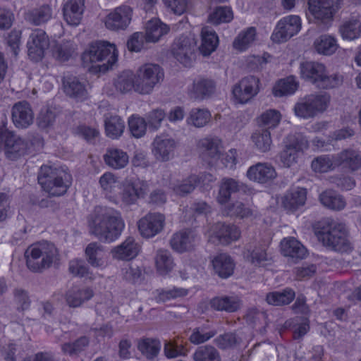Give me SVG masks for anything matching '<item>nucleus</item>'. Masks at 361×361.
I'll return each mask as SVG.
<instances>
[{
  "label": "nucleus",
  "instance_id": "12",
  "mask_svg": "<svg viewBox=\"0 0 361 361\" xmlns=\"http://www.w3.org/2000/svg\"><path fill=\"white\" fill-rule=\"evenodd\" d=\"M309 147L308 141L302 135H290L284 148L279 154L280 161L289 168L297 163L299 154Z\"/></svg>",
  "mask_w": 361,
  "mask_h": 361
},
{
  "label": "nucleus",
  "instance_id": "10",
  "mask_svg": "<svg viewBox=\"0 0 361 361\" xmlns=\"http://www.w3.org/2000/svg\"><path fill=\"white\" fill-rule=\"evenodd\" d=\"M149 190L147 181L140 179L125 180L121 185L118 195L119 202L124 207H130L137 203L138 200L144 198Z\"/></svg>",
  "mask_w": 361,
  "mask_h": 361
},
{
  "label": "nucleus",
  "instance_id": "60",
  "mask_svg": "<svg viewBox=\"0 0 361 361\" xmlns=\"http://www.w3.org/2000/svg\"><path fill=\"white\" fill-rule=\"evenodd\" d=\"M164 352L168 358H175L185 355L188 350L183 344L179 343L177 341H169L165 342Z\"/></svg>",
  "mask_w": 361,
  "mask_h": 361
},
{
  "label": "nucleus",
  "instance_id": "18",
  "mask_svg": "<svg viewBox=\"0 0 361 361\" xmlns=\"http://www.w3.org/2000/svg\"><path fill=\"white\" fill-rule=\"evenodd\" d=\"M132 13L128 6L117 7L106 16L105 26L111 30H125L131 21Z\"/></svg>",
  "mask_w": 361,
  "mask_h": 361
},
{
  "label": "nucleus",
  "instance_id": "37",
  "mask_svg": "<svg viewBox=\"0 0 361 361\" xmlns=\"http://www.w3.org/2000/svg\"><path fill=\"white\" fill-rule=\"evenodd\" d=\"M215 82L209 79H200L194 81L190 91V96L195 99H203L214 92Z\"/></svg>",
  "mask_w": 361,
  "mask_h": 361
},
{
  "label": "nucleus",
  "instance_id": "46",
  "mask_svg": "<svg viewBox=\"0 0 361 361\" xmlns=\"http://www.w3.org/2000/svg\"><path fill=\"white\" fill-rule=\"evenodd\" d=\"M256 37V30L251 27L241 31L233 42V47L238 51L247 50L254 42Z\"/></svg>",
  "mask_w": 361,
  "mask_h": 361
},
{
  "label": "nucleus",
  "instance_id": "57",
  "mask_svg": "<svg viewBox=\"0 0 361 361\" xmlns=\"http://www.w3.org/2000/svg\"><path fill=\"white\" fill-rule=\"evenodd\" d=\"M233 18L231 9L226 6L217 7L209 16V21L214 25L228 23Z\"/></svg>",
  "mask_w": 361,
  "mask_h": 361
},
{
  "label": "nucleus",
  "instance_id": "51",
  "mask_svg": "<svg viewBox=\"0 0 361 361\" xmlns=\"http://www.w3.org/2000/svg\"><path fill=\"white\" fill-rule=\"evenodd\" d=\"M344 39L354 40L361 37V21L353 19L344 22L339 28Z\"/></svg>",
  "mask_w": 361,
  "mask_h": 361
},
{
  "label": "nucleus",
  "instance_id": "59",
  "mask_svg": "<svg viewBox=\"0 0 361 361\" xmlns=\"http://www.w3.org/2000/svg\"><path fill=\"white\" fill-rule=\"evenodd\" d=\"M311 166L314 172L326 173L334 169L333 159L329 155H322L312 160Z\"/></svg>",
  "mask_w": 361,
  "mask_h": 361
},
{
  "label": "nucleus",
  "instance_id": "63",
  "mask_svg": "<svg viewBox=\"0 0 361 361\" xmlns=\"http://www.w3.org/2000/svg\"><path fill=\"white\" fill-rule=\"evenodd\" d=\"M224 213L228 216H235L240 218L248 217L252 214V210L246 207L242 202H235L224 208Z\"/></svg>",
  "mask_w": 361,
  "mask_h": 361
},
{
  "label": "nucleus",
  "instance_id": "6",
  "mask_svg": "<svg viewBox=\"0 0 361 361\" xmlns=\"http://www.w3.org/2000/svg\"><path fill=\"white\" fill-rule=\"evenodd\" d=\"M118 53L116 46L106 41L92 43L82 55L85 66L97 62H104L98 65L100 71H104L111 67L117 61Z\"/></svg>",
  "mask_w": 361,
  "mask_h": 361
},
{
  "label": "nucleus",
  "instance_id": "23",
  "mask_svg": "<svg viewBox=\"0 0 361 361\" xmlns=\"http://www.w3.org/2000/svg\"><path fill=\"white\" fill-rule=\"evenodd\" d=\"M276 176L274 167L267 162L257 163L247 171V177L250 180L262 184L273 180Z\"/></svg>",
  "mask_w": 361,
  "mask_h": 361
},
{
  "label": "nucleus",
  "instance_id": "1",
  "mask_svg": "<svg viewBox=\"0 0 361 361\" xmlns=\"http://www.w3.org/2000/svg\"><path fill=\"white\" fill-rule=\"evenodd\" d=\"M90 233L103 243H111L119 238L125 228L121 213L110 207H96L88 219Z\"/></svg>",
  "mask_w": 361,
  "mask_h": 361
},
{
  "label": "nucleus",
  "instance_id": "34",
  "mask_svg": "<svg viewBox=\"0 0 361 361\" xmlns=\"http://www.w3.org/2000/svg\"><path fill=\"white\" fill-rule=\"evenodd\" d=\"M281 252L283 255L292 258L302 259L305 257V247L295 238H284L281 242Z\"/></svg>",
  "mask_w": 361,
  "mask_h": 361
},
{
  "label": "nucleus",
  "instance_id": "21",
  "mask_svg": "<svg viewBox=\"0 0 361 361\" xmlns=\"http://www.w3.org/2000/svg\"><path fill=\"white\" fill-rule=\"evenodd\" d=\"M202 159L211 166H219L221 142L216 137H206L199 142Z\"/></svg>",
  "mask_w": 361,
  "mask_h": 361
},
{
  "label": "nucleus",
  "instance_id": "11",
  "mask_svg": "<svg viewBox=\"0 0 361 361\" xmlns=\"http://www.w3.org/2000/svg\"><path fill=\"white\" fill-rule=\"evenodd\" d=\"M197 49V39L194 34L183 35L176 39L171 47L173 56L185 66L191 64Z\"/></svg>",
  "mask_w": 361,
  "mask_h": 361
},
{
  "label": "nucleus",
  "instance_id": "8",
  "mask_svg": "<svg viewBox=\"0 0 361 361\" xmlns=\"http://www.w3.org/2000/svg\"><path fill=\"white\" fill-rule=\"evenodd\" d=\"M135 92L141 94H150L154 87L164 79L163 69L157 64L146 63L136 71Z\"/></svg>",
  "mask_w": 361,
  "mask_h": 361
},
{
  "label": "nucleus",
  "instance_id": "36",
  "mask_svg": "<svg viewBox=\"0 0 361 361\" xmlns=\"http://www.w3.org/2000/svg\"><path fill=\"white\" fill-rule=\"evenodd\" d=\"M105 164L114 169L124 168L128 163V156L126 152L117 148L106 149L104 155Z\"/></svg>",
  "mask_w": 361,
  "mask_h": 361
},
{
  "label": "nucleus",
  "instance_id": "20",
  "mask_svg": "<svg viewBox=\"0 0 361 361\" xmlns=\"http://www.w3.org/2000/svg\"><path fill=\"white\" fill-rule=\"evenodd\" d=\"M198 235L192 230H183L174 233L170 240L173 250L178 252L192 250L199 243Z\"/></svg>",
  "mask_w": 361,
  "mask_h": 361
},
{
  "label": "nucleus",
  "instance_id": "29",
  "mask_svg": "<svg viewBox=\"0 0 361 361\" xmlns=\"http://www.w3.org/2000/svg\"><path fill=\"white\" fill-rule=\"evenodd\" d=\"M84 6V0H68L63 6V17L68 25H78L80 23Z\"/></svg>",
  "mask_w": 361,
  "mask_h": 361
},
{
  "label": "nucleus",
  "instance_id": "42",
  "mask_svg": "<svg viewBox=\"0 0 361 361\" xmlns=\"http://www.w3.org/2000/svg\"><path fill=\"white\" fill-rule=\"evenodd\" d=\"M202 44L199 47L200 51L204 56H209L216 49L219 44V38L215 31L206 27L202 28Z\"/></svg>",
  "mask_w": 361,
  "mask_h": 361
},
{
  "label": "nucleus",
  "instance_id": "4",
  "mask_svg": "<svg viewBox=\"0 0 361 361\" xmlns=\"http://www.w3.org/2000/svg\"><path fill=\"white\" fill-rule=\"evenodd\" d=\"M300 73L303 78L319 89H332L341 86L343 77L338 73H329L321 63L306 61L300 64Z\"/></svg>",
  "mask_w": 361,
  "mask_h": 361
},
{
  "label": "nucleus",
  "instance_id": "62",
  "mask_svg": "<svg viewBox=\"0 0 361 361\" xmlns=\"http://www.w3.org/2000/svg\"><path fill=\"white\" fill-rule=\"evenodd\" d=\"M68 271L73 276L80 278L89 275V267L82 259H73L68 263Z\"/></svg>",
  "mask_w": 361,
  "mask_h": 361
},
{
  "label": "nucleus",
  "instance_id": "27",
  "mask_svg": "<svg viewBox=\"0 0 361 361\" xmlns=\"http://www.w3.org/2000/svg\"><path fill=\"white\" fill-rule=\"evenodd\" d=\"M99 183L105 197L109 202L118 204L119 198L116 192L119 184L118 178L111 172H106L100 177Z\"/></svg>",
  "mask_w": 361,
  "mask_h": 361
},
{
  "label": "nucleus",
  "instance_id": "25",
  "mask_svg": "<svg viewBox=\"0 0 361 361\" xmlns=\"http://www.w3.org/2000/svg\"><path fill=\"white\" fill-rule=\"evenodd\" d=\"M243 186L241 182L234 178H222L219 185L217 202L222 205L226 204L230 200L232 194L243 190Z\"/></svg>",
  "mask_w": 361,
  "mask_h": 361
},
{
  "label": "nucleus",
  "instance_id": "3",
  "mask_svg": "<svg viewBox=\"0 0 361 361\" xmlns=\"http://www.w3.org/2000/svg\"><path fill=\"white\" fill-rule=\"evenodd\" d=\"M27 268L33 272H42L59 260L54 244L42 241L29 246L25 252Z\"/></svg>",
  "mask_w": 361,
  "mask_h": 361
},
{
  "label": "nucleus",
  "instance_id": "9",
  "mask_svg": "<svg viewBox=\"0 0 361 361\" xmlns=\"http://www.w3.org/2000/svg\"><path fill=\"white\" fill-rule=\"evenodd\" d=\"M309 11L314 23L326 29L340 7L341 0H309Z\"/></svg>",
  "mask_w": 361,
  "mask_h": 361
},
{
  "label": "nucleus",
  "instance_id": "2",
  "mask_svg": "<svg viewBox=\"0 0 361 361\" xmlns=\"http://www.w3.org/2000/svg\"><path fill=\"white\" fill-rule=\"evenodd\" d=\"M313 230L319 241L329 249L345 252L351 249L345 226L331 219H323L313 225Z\"/></svg>",
  "mask_w": 361,
  "mask_h": 361
},
{
  "label": "nucleus",
  "instance_id": "55",
  "mask_svg": "<svg viewBox=\"0 0 361 361\" xmlns=\"http://www.w3.org/2000/svg\"><path fill=\"white\" fill-rule=\"evenodd\" d=\"M252 140L256 147L262 152L270 150L272 140L268 129L257 130L252 135Z\"/></svg>",
  "mask_w": 361,
  "mask_h": 361
},
{
  "label": "nucleus",
  "instance_id": "64",
  "mask_svg": "<svg viewBox=\"0 0 361 361\" xmlns=\"http://www.w3.org/2000/svg\"><path fill=\"white\" fill-rule=\"evenodd\" d=\"M280 120V112L275 109H269L261 115L259 118V123L268 128H271L276 127L279 123Z\"/></svg>",
  "mask_w": 361,
  "mask_h": 361
},
{
  "label": "nucleus",
  "instance_id": "26",
  "mask_svg": "<svg viewBox=\"0 0 361 361\" xmlns=\"http://www.w3.org/2000/svg\"><path fill=\"white\" fill-rule=\"evenodd\" d=\"M140 250V246L135 238L128 237L112 250V255L113 257L117 259L130 260L138 255Z\"/></svg>",
  "mask_w": 361,
  "mask_h": 361
},
{
  "label": "nucleus",
  "instance_id": "50",
  "mask_svg": "<svg viewBox=\"0 0 361 361\" xmlns=\"http://www.w3.org/2000/svg\"><path fill=\"white\" fill-rule=\"evenodd\" d=\"M137 348L139 351L147 359H153L158 354L161 348L159 340L153 338H142L138 341Z\"/></svg>",
  "mask_w": 361,
  "mask_h": 361
},
{
  "label": "nucleus",
  "instance_id": "58",
  "mask_svg": "<svg viewBox=\"0 0 361 361\" xmlns=\"http://www.w3.org/2000/svg\"><path fill=\"white\" fill-rule=\"evenodd\" d=\"M293 110L295 116L301 118L309 119L316 116L306 95L298 99L294 106Z\"/></svg>",
  "mask_w": 361,
  "mask_h": 361
},
{
  "label": "nucleus",
  "instance_id": "53",
  "mask_svg": "<svg viewBox=\"0 0 361 361\" xmlns=\"http://www.w3.org/2000/svg\"><path fill=\"white\" fill-rule=\"evenodd\" d=\"M210 118L211 114L208 110L195 108L190 111L187 122L196 128H202L210 121Z\"/></svg>",
  "mask_w": 361,
  "mask_h": 361
},
{
  "label": "nucleus",
  "instance_id": "45",
  "mask_svg": "<svg viewBox=\"0 0 361 361\" xmlns=\"http://www.w3.org/2000/svg\"><path fill=\"white\" fill-rule=\"evenodd\" d=\"M314 47L319 54L330 56L336 52L338 44L333 36L322 35L315 39Z\"/></svg>",
  "mask_w": 361,
  "mask_h": 361
},
{
  "label": "nucleus",
  "instance_id": "5",
  "mask_svg": "<svg viewBox=\"0 0 361 361\" xmlns=\"http://www.w3.org/2000/svg\"><path fill=\"white\" fill-rule=\"evenodd\" d=\"M71 181V175L63 168L44 165L41 166L38 174L39 183L44 190L52 196L65 194Z\"/></svg>",
  "mask_w": 361,
  "mask_h": 361
},
{
  "label": "nucleus",
  "instance_id": "17",
  "mask_svg": "<svg viewBox=\"0 0 361 361\" xmlns=\"http://www.w3.org/2000/svg\"><path fill=\"white\" fill-rule=\"evenodd\" d=\"M240 236V231L236 226L218 222L212 227L209 240L214 243L228 245L237 240Z\"/></svg>",
  "mask_w": 361,
  "mask_h": 361
},
{
  "label": "nucleus",
  "instance_id": "49",
  "mask_svg": "<svg viewBox=\"0 0 361 361\" xmlns=\"http://www.w3.org/2000/svg\"><path fill=\"white\" fill-rule=\"evenodd\" d=\"M295 293L290 288H286L282 291H274L267 295L266 300L269 305H285L290 303L295 298Z\"/></svg>",
  "mask_w": 361,
  "mask_h": 361
},
{
  "label": "nucleus",
  "instance_id": "32",
  "mask_svg": "<svg viewBox=\"0 0 361 361\" xmlns=\"http://www.w3.org/2000/svg\"><path fill=\"white\" fill-rule=\"evenodd\" d=\"M214 271L221 277L226 279L233 273L235 264L231 257L225 253L219 254L212 260Z\"/></svg>",
  "mask_w": 361,
  "mask_h": 361
},
{
  "label": "nucleus",
  "instance_id": "61",
  "mask_svg": "<svg viewBox=\"0 0 361 361\" xmlns=\"http://www.w3.org/2000/svg\"><path fill=\"white\" fill-rule=\"evenodd\" d=\"M88 344L89 338L86 336H82L73 343H64L61 349L65 354L73 355L84 350Z\"/></svg>",
  "mask_w": 361,
  "mask_h": 361
},
{
  "label": "nucleus",
  "instance_id": "39",
  "mask_svg": "<svg viewBox=\"0 0 361 361\" xmlns=\"http://www.w3.org/2000/svg\"><path fill=\"white\" fill-rule=\"evenodd\" d=\"M336 159L340 164H343L352 171L361 168V154L357 150L353 149H344L337 154Z\"/></svg>",
  "mask_w": 361,
  "mask_h": 361
},
{
  "label": "nucleus",
  "instance_id": "31",
  "mask_svg": "<svg viewBox=\"0 0 361 361\" xmlns=\"http://www.w3.org/2000/svg\"><path fill=\"white\" fill-rule=\"evenodd\" d=\"M53 10L48 4L28 10L25 14V19L34 25H41L51 19Z\"/></svg>",
  "mask_w": 361,
  "mask_h": 361
},
{
  "label": "nucleus",
  "instance_id": "52",
  "mask_svg": "<svg viewBox=\"0 0 361 361\" xmlns=\"http://www.w3.org/2000/svg\"><path fill=\"white\" fill-rule=\"evenodd\" d=\"M200 183L199 176L191 175L188 178L183 180L171 186L173 191L179 196H184L194 190L197 184Z\"/></svg>",
  "mask_w": 361,
  "mask_h": 361
},
{
  "label": "nucleus",
  "instance_id": "7",
  "mask_svg": "<svg viewBox=\"0 0 361 361\" xmlns=\"http://www.w3.org/2000/svg\"><path fill=\"white\" fill-rule=\"evenodd\" d=\"M35 142L30 145L27 140L13 132L2 129L0 130V152H4L5 156L11 160L18 159L30 153L31 145L36 144V148L42 147L43 142L40 137H35Z\"/></svg>",
  "mask_w": 361,
  "mask_h": 361
},
{
  "label": "nucleus",
  "instance_id": "35",
  "mask_svg": "<svg viewBox=\"0 0 361 361\" xmlns=\"http://www.w3.org/2000/svg\"><path fill=\"white\" fill-rule=\"evenodd\" d=\"M211 307L218 311L235 312L241 305V300L237 296L215 297L210 301Z\"/></svg>",
  "mask_w": 361,
  "mask_h": 361
},
{
  "label": "nucleus",
  "instance_id": "40",
  "mask_svg": "<svg viewBox=\"0 0 361 361\" xmlns=\"http://www.w3.org/2000/svg\"><path fill=\"white\" fill-rule=\"evenodd\" d=\"M154 261L157 271L162 276L171 272L175 266L173 259L167 250H158L154 257Z\"/></svg>",
  "mask_w": 361,
  "mask_h": 361
},
{
  "label": "nucleus",
  "instance_id": "24",
  "mask_svg": "<svg viewBox=\"0 0 361 361\" xmlns=\"http://www.w3.org/2000/svg\"><path fill=\"white\" fill-rule=\"evenodd\" d=\"M94 296V292L89 287L74 286L71 287L65 293L64 299L68 307L77 308Z\"/></svg>",
  "mask_w": 361,
  "mask_h": 361
},
{
  "label": "nucleus",
  "instance_id": "54",
  "mask_svg": "<svg viewBox=\"0 0 361 361\" xmlns=\"http://www.w3.org/2000/svg\"><path fill=\"white\" fill-rule=\"evenodd\" d=\"M193 359L195 361H221V356L214 347L207 345L197 348Z\"/></svg>",
  "mask_w": 361,
  "mask_h": 361
},
{
  "label": "nucleus",
  "instance_id": "19",
  "mask_svg": "<svg viewBox=\"0 0 361 361\" xmlns=\"http://www.w3.org/2000/svg\"><path fill=\"white\" fill-rule=\"evenodd\" d=\"M176 147L177 143L174 139L159 135L152 143V152L157 160L167 161L173 157Z\"/></svg>",
  "mask_w": 361,
  "mask_h": 361
},
{
  "label": "nucleus",
  "instance_id": "47",
  "mask_svg": "<svg viewBox=\"0 0 361 361\" xmlns=\"http://www.w3.org/2000/svg\"><path fill=\"white\" fill-rule=\"evenodd\" d=\"M319 200L324 207L333 210H341L346 204L343 197L333 190H326L321 193Z\"/></svg>",
  "mask_w": 361,
  "mask_h": 361
},
{
  "label": "nucleus",
  "instance_id": "22",
  "mask_svg": "<svg viewBox=\"0 0 361 361\" xmlns=\"http://www.w3.org/2000/svg\"><path fill=\"white\" fill-rule=\"evenodd\" d=\"M13 124L18 128L29 127L34 121V114L30 104L25 101L16 103L11 110Z\"/></svg>",
  "mask_w": 361,
  "mask_h": 361
},
{
  "label": "nucleus",
  "instance_id": "41",
  "mask_svg": "<svg viewBox=\"0 0 361 361\" xmlns=\"http://www.w3.org/2000/svg\"><path fill=\"white\" fill-rule=\"evenodd\" d=\"M87 262L94 267H99L106 262V252L104 247L94 242L90 243L85 249Z\"/></svg>",
  "mask_w": 361,
  "mask_h": 361
},
{
  "label": "nucleus",
  "instance_id": "56",
  "mask_svg": "<svg viewBox=\"0 0 361 361\" xmlns=\"http://www.w3.org/2000/svg\"><path fill=\"white\" fill-rule=\"evenodd\" d=\"M128 127L131 135L135 138L144 136L147 130V122L145 118L133 115L128 119Z\"/></svg>",
  "mask_w": 361,
  "mask_h": 361
},
{
  "label": "nucleus",
  "instance_id": "14",
  "mask_svg": "<svg viewBox=\"0 0 361 361\" xmlns=\"http://www.w3.org/2000/svg\"><path fill=\"white\" fill-rule=\"evenodd\" d=\"M165 225V216L159 212H149L137 222L140 235L149 238L159 234Z\"/></svg>",
  "mask_w": 361,
  "mask_h": 361
},
{
  "label": "nucleus",
  "instance_id": "28",
  "mask_svg": "<svg viewBox=\"0 0 361 361\" xmlns=\"http://www.w3.org/2000/svg\"><path fill=\"white\" fill-rule=\"evenodd\" d=\"M65 93L76 100L83 101L88 97L86 85L76 77H67L63 80Z\"/></svg>",
  "mask_w": 361,
  "mask_h": 361
},
{
  "label": "nucleus",
  "instance_id": "48",
  "mask_svg": "<svg viewBox=\"0 0 361 361\" xmlns=\"http://www.w3.org/2000/svg\"><path fill=\"white\" fill-rule=\"evenodd\" d=\"M298 87V83L293 76L279 80L273 88L276 97H283L293 94Z\"/></svg>",
  "mask_w": 361,
  "mask_h": 361
},
{
  "label": "nucleus",
  "instance_id": "33",
  "mask_svg": "<svg viewBox=\"0 0 361 361\" xmlns=\"http://www.w3.org/2000/svg\"><path fill=\"white\" fill-rule=\"evenodd\" d=\"M104 126L106 136L117 139L123 133L125 122L119 116L108 113L104 115Z\"/></svg>",
  "mask_w": 361,
  "mask_h": 361
},
{
  "label": "nucleus",
  "instance_id": "13",
  "mask_svg": "<svg viewBox=\"0 0 361 361\" xmlns=\"http://www.w3.org/2000/svg\"><path fill=\"white\" fill-rule=\"evenodd\" d=\"M300 29V18L295 15L288 16L279 21L276 28L271 35V39L277 43L286 42L296 35Z\"/></svg>",
  "mask_w": 361,
  "mask_h": 361
},
{
  "label": "nucleus",
  "instance_id": "16",
  "mask_svg": "<svg viewBox=\"0 0 361 361\" xmlns=\"http://www.w3.org/2000/svg\"><path fill=\"white\" fill-rule=\"evenodd\" d=\"M27 45L29 57L38 61L43 58L44 51L49 46V37L43 30L35 29L30 34Z\"/></svg>",
  "mask_w": 361,
  "mask_h": 361
},
{
  "label": "nucleus",
  "instance_id": "44",
  "mask_svg": "<svg viewBox=\"0 0 361 361\" xmlns=\"http://www.w3.org/2000/svg\"><path fill=\"white\" fill-rule=\"evenodd\" d=\"M135 75L131 71L121 72L114 80V87L122 94L128 93L132 90L135 91Z\"/></svg>",
  "mask_w": 361,
  "mask_h": 361
},
{
  "label": "nucleus",
  "instance_id": "30",
  "mask_svg": "<svg viewBox=\"0 0 361 361\" xmlns=\"http://www.w3.org/2000/svg\"><path fill=\"white\" fill-rule=\"evenodd\" d=\"M307 199V191L297 188L288 191L282 199L283 207L288 211L294 212L303 206Z\"/></svg>",
  "mask_w": 361,
  "mask_h": 361
},
{
  "label": "nucleus",
  "instance_id": "15",
  "mask_svg": "<svg viewBox=\"0 0 361 361\" xmlns=\"http://www.w3.org/2000/svg\"><path fill=\"white\" fill-rule=\"evenodd\" d=\"M259 80L252 75L243 78L233 89L235 100L240 104H245L255 97L259 90Z\"/></svg>",
  "mask_w": 361,
  "mask_h": 361
},
{
  "label": "nucleus",
  "instance_id": "43",
  "mask_svg": "<svg viewBox=\"0 0 361 361\" xmlns=\"http://www.w3.org/2000/svg\"><path fill=\"white\" fill-rule=\"evenodd\" d=\"M316 116L327 110L331 103V96L327 92H315L306 95Z\"/></svg>",
  "mask_w": 361,
  "mask_h": 361
},
{
  "label": "nucleus",
  "instance_id": "38",
  "mask_svg": "<svg viewBox=\"0 0 361 361\" xmlns=\"http://www.w3.org/2000/svg\"><path fill=\"white\" fill-rule=\"evenodd\" d=\"M169 31V26L159 19H152L146 25L145 41L156 42Z\"/></svg>",
  "mask_w": 361,
  "mask_h": 361
}]
</instances>
